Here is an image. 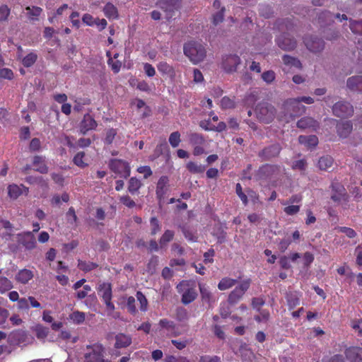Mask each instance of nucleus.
<instances>
[{
	"mask_svg": "<svg viewBox=\"0 0 362 362\" xmlns=\"http://www.w3.org/2000/svg\"><path fill=\"white\" fill-rule=\"evenodd\" d=\"M184 54L194 64L204 60L206 50L204 46L197 42H189L184 45Z\"/></svg>",
	"mask_w": 362,
	"mask_h": 362,
	"instance_id": "obj_1",
	"label": "nucleus"
},
{
	"mask_svg": "<svg viewBox=\"0 0 362 362\" xmlns=\"http://www.w3.org/2000/svg\"><path fill=\"white\" fill-rule=\"evenodd\" d=\"M282 109L285 112L284 117L286 122L305 111V107L300 103L298 98L286 100L282 105Z\"/></svg>",
	"mask_w": 362,
	"mask_h": 362,
	"instance_id": "obj_2",
	"label": "nucleus"
},
{
	"mask_svg": "<svg viewBox=\"0 0 362 362\" xmlns=\"http://www.w3.org/2000/svg\"><path fill=\"white\" fill-rule=\"evenodd\" d=\"M84 356V362H105L104 347L99 344L88 346Z\"/></svg>",
	"mask_w": 362,
	"mask_h": 362,
	"instance_id": "obj_3",
	"label": "nucleus"
},
{
	"mask_svg": "<svg viewBox=\"0 0 362 362\" xmlns=\"http://www.w3.org/2000/svg\"><path fill=\"white\" fill-rule=\"evenodd\" d=\"M256 114L260 121L268 124L274 120L276 111L273 105L268 103H262L257 107Z\"/></svg>",
	"mask_w": 362,
	"mask_h": 362,
	"instance_id": "obj_4",
	"label": "nucleus"
},
{
	"mask_svg": "<svg viewBox=\"0 0 362 362\" xmlns=\"http://www.w3.org/2000/svg\"><path fill=\"white\" fill-rule=\"evenodd\" d=\"M97 290L99 296L103 298L106 305L107 309L110 311L115 310V305L111 302L112 299V288L109 283H100L98 285Z\"/></svg>",
	"mask_w": 362,
	"mask_h": 362,
	"instance_id": "obj_5",
	"label": "nucleus"
},
{
	"mask_svg": "<svg viewBox=\"0 0 362 362\" xmlns=\"http://www.w3.org/2000/svg\"><path fill=\"white\" fill-rule=\"evenodd\" d=\"M110 169L121 177L127 178L130 175L131 168L128 163L119 159H112L110 162Z\"/></svg>",
	"mask_w": 362,
	"mask_h": 362,
	"instance_id": "obj_6",
	"label": "nucleus"
},
{
	"mask_svg": "<svg viewBox=\"0 0 362 362\" xmlns=\"http://www.w3.org/2000/svg\"><path fill=\"white\" fill-rule=\"evenodd\" d=\"M249 280L243 281L230 293L228 301L230 304L237 303L250 287Z\"/></svg>",
	"mask_w": 362,
	"mask_h": 362,
	"instance_id": "obj_7",
	"label": "nucleus"
},
{
	"mask_svg": "<svg viewBox=\"0 0 362 362\" xmlns=\"http://www.w3.org/2000/svg\"><path fill=\"white\" fill-rule=\"evenodd\" d=\"M188 283L187 281H182L180 283L177 288L179 292H182V302L184 304H189L192 303L197 297V292L193 288H188Z\"/></svg>",
	"mask_w": 362,
	"mask_h": 362,
	"instance_id": "obj_8",
	"label": "nucleus"
},
{
	"mask_svg": "<svg viewBox=\"0 0 362 362\" xmlns=\"http://www.w3.org/2000/svg\"><path fill=\"white\" fill-rule=\"evenodd\" d=\"M334 115L339 117H346L351 116L354 112L352 105L344 101H340L335 103L332 107Z\"/></svg>",
	"mask_w": 362,
	"mask_h": 362,
	"instance_id": "obj_9",
	"label": "nucleus"
},
{
	"mask_svg": "<svg viewBox=\"0 0 362 362\" xmlns=\"http://www.w3.org/2000/svg\"><path fill=\"white\" fill-rule=\"evenodd\" d=\"M332 195L331 199L334 202L339 203L346 198V189L342 185L337 182H332L331 185Z\"/></svg>",
	"mask_w": 362,
	"mask_h": 362,
	"instance_id": "obj_10",
	"label": "nucleus"
},
{
	"mask_svg": "<svg viewBox=\"0 0 362 362\" xmlns=\"http://www.w3.org/2000/svg\"><path fill=\"white\" fill-rule=\"evenodd\" d=\"M240 64V59L237 55H228L223 59V68L226 72L230 73L237 70L238 66Z\"/></svg>",
	"mask_w": 362,
	"mask_h": 362,
	"instance_id": "obj_11",
	"label": "nucleus"
},
{
	"mask_svg": "<svg viewBox=\"0 0 362 362\" xmlns=\"http://www.w3.org/2000/svg\"><path fill=\"white\" fill-rule=\"evenodd\" d=\"M276 43L281 49L284 50H292L296 46V41L286 33L277 37Z\"/></svg>",
	"mask_w": 362,
	"mask_h": 362,
	"instance_id": "obj_12",
	"label": "nucleus"
},
{
	"mask_svg": "<svg viewBox=\"0 0 362 362\" xmlns=\"http://www.w3.org/2000/svg\"><path fill=\"white\" fill-rule=\"evenodd\" d=\"M180 2V0H160L159 6L166 13L167 18H170L173 17L174 11L179 8Z\"/></svg>",
	"mask_w": 362,
	"mask_h": 362,
	"instance_id": "obj_13",
	"label": "nucleus"
},
{
	"mask_svg": "<svg viewBox=\"0 0 362 362\" xmlns=\"http://www.w3.org/2000/svg\"><path fill=\"white\" fill-rule=\"evenodd\" d=\"M304 42L307 48L313 52H320L324 48V42L315 36L306 37Z\"/></svg>",
	"mask_w": 362,
	"mask_h": 362,
	"instance_id": "obj_14",
	"label": "nucleus"
},
{
	"mask_svg": "<svg viewBox=\"0 0 362 362\" xmlns=\"http://www.w3.org/2000/svg\"><path fill=\"white\" fill-rule=\"evenodd\" d=\"M19 242L27 250H33L36 247L37 243L33 232L28 231L18 235Z\"/></svg>",
	"mask_w": 362,
	"mask_h": 362,
	"instance_id": "obj_15",
	"label": "nucleus"
},
{
	"mask_svg": "<svg viewBox=\"0 0 362 362\" xmlns=\"http://www.w3.org/2000/svg\"><path fill=\"white\" fill-rule=\"evenodd\" d=\"M28 188L23 185H18L16 184L9 185L8 187V194L11 199H16L20 195L25 193L27 194Z\"/></svg>",
	"mask_w": 362,
	"mask_h": 362,
	"instance_id": "obj_16",
	"label": "nucleus"
},
{
	"mask_svg": "<svg viewBox=\"0 0 362 362\" xmlns=\"http://www.w3.org/2000/svg\"><path fill=\"white\" fill-rule=\"evenodd\" d=\"M96 126L97 123L95 119L89 114H86L84 115L83 119L81 122V132L83 134H85L89 130L94 129Z\"/></svg>",
	"mask_w": 362,
	"mask_h": 362,
	"instance_id": "obj_17",
	"label": "nucleus"
},
{
	"mask_svg": "<svg viewBox=\"0 0 362 362\" xmlns=\"http://www.w3.org/2000/svg\"><path fill=\"white\" fill-rule=\"evenodd\" d=\"M169 180L167 176L160 177L156 187V195L159 199L164 197L168 189Z\"/></svg>",
	"mask_w": 362,
	"mask_h": 362,
	"instance_id": "obj_18",
	"label": "nucleus"
},
{
	"mask_svg": "<svg viewBox=\"0 0 362 362\" xmlns=\"http://www.w3.org/2000/svg\"><path fill=\"white\" fill-rule=\"evenodd\" d=\"M346 358L351 362H361L362 361V349L358 347H351L346 351Z\"/></svg>",
	"mask_w": 362,
	"mask_h": 362,
	"instance_id": "obj_19",
	"label": "nucleus"
},
{
	"mask_svg": "<svg viewBox=\"0 0 362 362\" xmlns=\"http://www.w3.org/2000/svg\"><path fill=\"white\" fill-rule=\"evenodd\" d=\"M353 129L350 121L341 122L337 125V130L339 136L342 138H346L351 132Z\"/></svg>",
	"mask_w": 362,
	"mask_h": 362,
	"instance_id": "obj_20",
	"label": "nucleus"
},
{
	"mask_svg": "<svg viewBox=\"0 0 362 362\" xmlns=\"http://www.w3.org/2000/svg\"><path fill=\"white\" fill-rule=\"evenodd\" d=\"M18 59L21 61V63L25 67H30L33 66L37 59V54L34 52H30L25 56H23L21 53L17 55Z\"/></svg>",
	"mask_w": 362,
	"mask_h": 362,
	"instance_id": "obj_21",
	"label": "nucleus"
},
{
	"mask_svg": "<svg viewBox=\"0 0 362 362\" xmlns=\"http://www.w3.org/2000/svg\"><path fill=\"white\" fill-rule=\"evenodd\" d=\"M199 288L202 296V300L208 303L209 305H211L212 303H215L216 299L214 296V295L211 293L207 287H206L204 284H199Z\"/></svg>",
	"mask_w": 362,
	"mask_h": 362,
	"instance_id": "obj_22",
	"label": "nucleus"
},
{
	"mask_svg": "<svg viewBox=\"0 0 362 362\" xmlns=\"http://www.w3.org/2000/svg\"><path fill=\"white\" fill-rule=\"evenodd\" d=\"M34 276L31 270L23 269L20 270L16 275V280L23 284L28 283Z\"/></svg>",
	"mask_w": 362,
	"mask_h": 362,
	"instance_id": "obj_23",
	"label": "nucleus"
},
{
	"mask_svg": "<svg viewBox=\"0 0 362 362\" xmlns=\"http://www.w3.org/2000/svg\"><path fill=\"white\" fill-rule=\"evenodd\" d=\"M346 85L351 90L362 91V76H356L349 78Z\"/></svg>",
	"mask_w": 362,
	"mask_h": 362,
	"instance_id": "obj_24",
	"label": "nucleus"
},
{
	"mask_svg": "<svg viewBox=\"0 0 362 362\" xmlns=\"http://www.w3.org/2000/svg\"><path fill=\"white\" fill-rule=\"evenodd\" d=\"M35 170L42 174L47 173L48 168L45 164V158L42 156H36L33 158V161Z\"/></svg>",
	"mask_w": 362,
	"mask_h": 362,
	"instance_id": "obj_25",
	"label": "nucleus"
},
{
	"mask_svg": "<svg viewBox=\"0 0 362 362\" xmlns=\"http://www.w3.org/2000/svg\"><path fill=\"white\" fill-rule=\"evenodd\" d=\"M298 141L300 144H303L308 148H312L317 145L318 139L315 135H301L298 137Z\"/></svg>",
	"mask_w": 362,
	"mask_h": 362,
	"instance_id": "obj_26",
	"label": "nucleus"
},
{
	"mask_svg": "<svg viewBox=\"0 0 362 362\" xmlns=\"http://www.w3.org/2000/svg\"><path fill=\"white\" fill-rule=\"evenodd\" d=\"M115 340L116 342L115 346L117 349L127 347L132 343L131 337L122 333L116 335Z\"/></svg>",
	"mask_w": 362,
	"mask_h": 362,
	"instance_id": "obj_27",
	"label": "nucleus"
},
{
	"mask_svg": "<svg viewBox=\"0 0 362 362\" xmlns=\"http://www.w3.org/2000/svg\"><path fill=\"white\" fill-rule=\"evenodd\" d=\"M334 163L333 158L329 156H324L320 158L317 166L321 170H327Z\"/></svg>",
	"mask_w": 362,
	"mask_h": 362,
	"instance_id": "obj_28",
	"label": "nucleus"
},
{
	"mask_svg": "<svg viewBox=\"0 0 362 362\" xmlns=\"http://www.w3.org/2000/svg\"><path fill=\"white\" fill-rule=\"evenodd\" d=\"M141 186V180L135 177H132L128 182V192L132 194H135L139 192Z\"/></svg>",
	"mask_w": 362,
	"mask_h": 362,
	"instance_id": "obj_29",
	"label": "nucleus"
},
{
	"mask_svg": "<svg viewBox=\"0 0 362 362\" xmlns=\"http://www.w3.org/2000/svg\"><path fill=\"white\" fill-rule=\"evenodd\" d=\"M297 127L300 129L315 128L317 122L312 117H305L298 121Z\"/></svg>",
	"mask_w": 362,
	"mask_h": 362,
	"instance_id": "obj_30",
	"label": "nucleus"
},
{
	"mask_svg": "<svg viewBox=\"0 0 362 362\" xmlns=\"http://www.w3.org/2000/svg\"><path fill=\"white\" fill-rule=\"evenodd\" d=\"M103 12L108 18H117L118 17L117 8L112 3H107L103 8Z\"/></svg>",
	"mask_w": 362,
	"mask_h": 362,
	"instance_id": "obj_31",
	"label": "nucleus"
},
{
	"mask_svg": "<svg viewBox=\"0 0 362 362\" xmlns=\"http://www.w3.org/2000/svg\"><path fill=\"white\" fill-rule=\"evenodd\" d=\"M236 282L235 279L229 277L223 278L218 284V288L221 291L229 289L235 286Z\"/></svg>",
	"mask_w": 362,
	"mask_h": 362,
	"instance_id": "obj_32",
	"label": "nucleus"
},
{
	"mask_svg": "<svg viewBox=\"0 0 362 362\" xmlns=\"http://www.w3.org/2000/svg\"><path fill=\"white\" fill-rule=\"evenodd\" d=\"M69 318L76 325L82 324L86 319L85 313L76 310L69 315Z\"/></svg>",
	"mask_w": 362,
	"mask_h": 362,
	"instance_id": "obj_33",
	"label": "nucleus"
},
{
	"mask_svg": "<svg viewBox=\"0 0 362 362\" xmlns=\"http://www.w3.org/2000/svg\"><path fill=\"white\" fill-rule=\"evenodd\" d=\"M281 146L279 144H274L264 150V154L267 158L275 157L281 151Z\"/></svg>",
	"mask_w": 362,
	"mask_h": 362,
	"instance_id": "obj_34",
	"label": "nucleus"
},
{
	"mask_svg": "<svg viewBox=\"0 0 362 362\" xmlns=\"http://www.w3.org/2000/svg\"><path fill=\"white\" fill-rule=\"evenodd\" d=\"M158 70L163 74H167L170 77L175 76L173 68L165 62H161L158 64Z\"/></svg>",
	"mask_w": 362,
	"mask_h": 362,
	"instance_id": "obj_35",
	"label": "nucleus"
},
{
	"mask_svg": "<svg viewBox=\"0 0 362 362\" xmlns=\"http://www.w3.org/2000/svg\"><path fill=\"white\" fill-rule=\"evenodd\" d=\"M186 168L191 173L193 174L202 173L205 170L204 166L199 165L192 161L188 162L186 165Z\"/></svg>",
	"mask_w": 362,
	"mask_h": 362,
	"instance_id": "obj_36",
	"label": "nucleus"
},
{
	"mask_svg": "<svg viewBox=\"0 0 362 362\" xmlns=\"http://www.w3.org/2000/svg\"><path fill=\"white\" fill-rule=\"evenodd\" d=\"M25 10L27 11V13L29 18L31 20H37V18L41 15L42 12V9L38 6H28Z\"/></svg>",
	"mask_w": 362,
	"mask_h": 362,
	"instance_id": "obj_37",
	"label": "nucleus"
},
{
	"mask_svg": "<svg viewBox=\"0 0 362 362\" xmlns=\"http://www.w3.org/2000/svg\"><path fill=\"white\" fill-rule=\"evenodd\" d=\"M283 62L285 65L290 66L291 67H294L296 69L301 68V64L298 59L296 58L292 57L288 55H284L283 57Z\"/></svg>",
	"mask_w": 362,
	"mask_h": 362,
	"instance_id": "obj_38",
	"label": "nucleus"
},
{
	"mask_svg": "<svg viewBox=\"0 0 362 362\" xmlns=\"http://www.w3.org/2000/svg\"><path fill=\"white\" fill-rule=\"evenodd\" d=\"M173 237L174 232L173 230H165L159 240L160 247H163L165 246L170 241L173 240Z\"/></svg>",
	"mask_w": 362,
	"mask_h": 362,
	"instance_id": "obj_39",
	"label": "nucleus"
},
{
	"mask_svg": "<svg viewBox=\"0 0 362 362\" xmlns=\"http://www.w3.org/2000/svg\"><path fill=\"white\" fill-rule=\"evenodd\" d=\"M13 288L10 280L4 276H0V293H4Z\"/></svg>",
	"mask_w": 362,
	"mask_h": 362,
	"instance_id": "obj_40",
	"label": "nucleus"
},
{
	"mask_svg": "<svg viewBox=\"0 0 362 362\" xmlns=\"http://www.w3.org/2000/svg\"><path fill=\"white\" fill-rule=\"evenodd\" d=\"M35 332L38 339H45L49 334V329L41 325H37L35 327Z\"/></svg>",
	"mask_w": 362,
	"mask_h": 362,
	"instance_id": "obj_41",
	"label": "nucleus"
},
{
	"mask_svg": "<svg viewBox=\"0 0 362 362\" xmlns=\"http://www.w3.org/2000/svg\"><path fill=\"white\" fill-rule=\"evenodd\" d=\"M350 29L354 33L362 34V19L359 21L349 20Z\"/></svg>",
	"mask_w": 362,
	"mask_h": 362,
	"instance_id": "obj_42",
	"label": "nucleus"
},
{
	"mask_svg": "<svg viewBox=\"0 0 362 362\" xmlns=\"http://www.w3.org/2000/svg\"><path fill=\"white\" fill-rule=\"evenodd\" d=\"M136 296L140 304V310L141 311H146L148 308V301L145 296L141 292L137 291Z\"/></svg>",
	"mask_w": 362,
	"mask_h": 362,
	"instance_id": "obj_43",
	"label": "nucleus"
},
{
	"mask_svg": "<svg viewBox=\"0 0 362 362\" xmlns=\"http://www.w3.org/2000/svg\"><path fill=\"white\" fill-rule=\"evenodd\" d=\"M180 134L178 132H174L169 136V143L173 148H176L180 143Z\"/></svg>",
	"mask_w": 362,
	"mask_h": 362,
	"instance_id": "obj_44",
	"label": "nucleus"
},
{
	"mask_svg": "<svg viewBox=\"0 0 362 362\" xmlns=\"http://www.w3.org/2000/svg\"><path fill=\"white\" fill-rule=\"evenodd\" d=\"M159 325L161 328L166 329L168 332H173L175 328V323L167 319H161L159 321Z\"/></svg>",
	"mask_w": 362,
	"mask_h": 362,
	"instance_id": "obj_45",
	"label": "nucleus"
},
{
	"mask_svg": "<svg viewBox=\"0 0 362 362\" xmlns=\"http://www.w3.org/2000/svg\"><path fill=\"white\" fill-rule=\"evenodd\" d=\"M85 156V153L83 152L78 153L73 159V161L75 165L80 168H84L87 166V163L83 160Z\"/></svg>",
	"mask_w": 362,
	"mask_h": 362,
	"instance_id": "obj_46",
	"label": "nucleus"
},
{
	"mask_svg": "<svg viewBox=\"0 0 362 362\" xmlns=\"http://www.w3.org/2000/svg\"><path fill=\"white\" fill-rule=\"evenodd\" d=\"M69 197L68 194H66V193L62 194V195L61 197L58 194H55L52 198L51 203L53 205H59L61 204V201H62L64 202H67L69 201Z\"/></svg>",
	"mask_w": 362,
	"mask_h": 362,
	"instance_id": "obj_47",
	"label": "nucleus"
},
{
	"mask_svg": "<svg viewBox=\"0 0 362 362\" xmlns=\"http://www.w3.org/2000/svg\"><path fill=\"white\" fill-rule=\"evenodd\" d=\"M78 267L81 270L85 272H89L94 269H95L98 265L93 262H86L83 261H79L78 264Z\"/></svg>",
	"mask_w": 362,
	"mask_h": 362,
	"instance_id": "obj_48",
	"label": "nucleus"
},
{
	"mask_svg": "<svg viewBox=\"0 0 362 362\" xmlns=\"http://www.w3.org/2000/svg\"><path fill=\"white\" fill-rule=\"evenodd\" d=\"M225 7H221V10L213 15V23L216 25L221 23L224 19Z\"/></svg>",
	"mask_w": 362,
	"mask_h": 362,
	"instance_id": "obj_49",
	"label": "nucleus"
},
{
	"mask_svg": "<svg viewBox=\"0 0 362 362\" xmlns=\"http://www.w3.org/2000/svg\"><path fill=\"white\" fill-rule=\"evenodd\" d=\"M287 302L290 309H293L300 304V298L296 294H289L287 296Z\"/></svg>",
	"mask_w": 362,
	"mask_h": 362,
	"instance_id": "obj_50",
	"label": "nucleus"
},
{
	"mask_svg": "<svg viewBox=\"0 0 362 362\" xmlns=\"http://www.w3.org/2000/svg\"><path fill=\"white\" fill-rule=\"evenodd\" d=\"M150 224H151V235H154L158 231L160 230L161 227H160L158 220L156 218L152 217L150 220Z\"/></svg>",
	"mask_w": 362,
	"mask_h": 362,
	"instance_id": "obj_51",
	"label": "nucleus"
},
{
	"mask_svg": "<svg viewBox=\"0 0 362 362\" xmlns=\"http://www.w3.org/2000/svg\"><path fill=\"white\" fill-rule=\"evenodd\" d=\"M189 142L193 145H200L204 142L203 137L197 133H192L189 135Z\"/></svg>",
	"mask_w": 362,
	"mask_h": 362,
	"instance_id": "obj_52",
	"label": "nucleus"
},
{
	"mask_svg": "<svg viewBox=\"0 0 362 362\" xmlns=\"http://www.w3.org/2000/svg\"><path fill=\"white\" fill-rule=\"evenodd\" d=\"M14 74L11 69L8 68H2L0 69V79L12 80Z\"/></svg>",
	"mask_w": 362,
	"mask_h": 362,
	"instance_id": "obj_53",
	"label": "nucleus"
},
{
	"mask_svg": "<svg viewBox=\"0 0 362 362\" xmlns=\"http://www.w3.org/2000/svg\"><path fill=\"white\" fill-rule=\"evenodd\" d=\"M107 64L115 73H118L122 66V62L119 60L114 61L112 57H110V59H107Z\"/></svg>",
	"mask_w": 362,
	"mask_h": 362,
	"instance_id": "obj_54",
	"label": "nucleus"
},
{
	"mask_svg": "<svg viewBox=\"0 0 362 362\" xmlns=\"http://www.w3.org/2000/svg\"><path fill=\"white\" fill-rule=\"evenodd\" d=\"M300 211L299 205H288L284 209L285 214L289 216L295 215Z\"/></svg>",
	"mask_w": 362,
	"mask_h": 362,
	"instance_id": "obj_55",
	"label": "nucleus"
},
{
	"mask_svg": "<svg viewBox=\"0 0 362 362\" xmlns=\"http://www.w3.org/2000/svg\"><path fill=\"white\" fill-rule=\"evenodd\" d=\"M127 307L128 311L132 314H135L136 313V308L135 305V298L132 296H129L127 299Z\"/></svg>",
	"mask_w": 362,
	"mask_h": 362,
	"instance_id": "obj_56",
	"label": "nucleus"
},
{
	"mask_svg": "<svg viewBox=\"0 0 362 362\" xmlns=\"http://www.w3.org/2000/svg\"><path fill=\"white\" fill-rule=\"evenodd\" d=\"M235 105V103L233 100L229 98L228 97H223L221 100V106L224 109H230L233 108Z\"/></svg>",
	"mask_w": 362,
	"mask_h": 362,
	"instance_id": "obj_57",
	"label": "nucleus"
},
{
	"mask_svg": "<svg viewBox=\"0 0 362 362\" xmlns=\"http://www.w3.org/2000/svg\"><path fill=\"white\" fill-rule=\"evenodd\" d=\"M120 202L129 208H132L136 206L135 202L128 195L122 196L119 198Z\"/></svg>",
	"mask_w": 362,
	"mask_h": 362,
	"instance_id": "obj_58",
	"label": "nucleus"
},
{
	"mask_svg": "<svg viewBox=\"0 0 362 362\" xmlns=\"http://www.w3.org/2000/svg\"><path fill=\"white\" fill-rule=\"evenodd\" d=\"M339 232L346 234V235L350 238H353L356 235V232L350 228L347 227H339L337 228Z\"/></svg>",
	"mask_w": 362,
	"mask_h": 362,
	"instance_id": "obj_59",
	"label": "nucleus"
},
{
	"mask_svg": "<svg viewBox=\"0 0 362 362\" xmlns=\"http://www.w3.org/2000/svg\"><path fill=\"white\" fill-rule=\"evenodd\" d=\"M262 79L267 83H272L275 78V74L272 71H267L262 74Z\"/></svg>",
	"mask_w": 362,
	"mask_h": 362,
	"instance_id": "obj_60",
	"label": "nucleus"
},
{
	"mask_svg": "<svg viewBox=\"0 0 362 362\" xmlns=\"http://www.w3.org/2000/svg\"><path fill=\"white\" fill-rule=\"evenodd\" d=\"M137 172L139 173L144 174V177L145 179L148 178L152 175V170L149 166L144 165L140 166L137 168Z\"/></svg>",
	"mask_w": 362,
	"mask_h": 362,
	"instance_id": "obj_61",
	"label": "nucleus"
},
{
	"mask_svg": "<svg viewBox=\"0 0 362 362\" xmlns=\"http://www.w3.org/2000/svg\"><path fill=\"white\" fill-rule=\"evenodd\" d=\"M10 13V9L6 5L0 6V21H6Z\"/></svg>",
	"mask_w": 362,
	"mask_h": 362,
	"instance_id": "obj_62",
	"label": "nucleus"
},
{
	"mask_svg": "<svg viewBox=\"0 0 362 362\" xmlns=\"http://www.w3.org/2000/svg\"><path fill=\"white\" fill-rule=\"evenodd\" d=\"M313 260L314 255L312 253L307 252L303 255V262L305 267H309L310 264L313 262Z\"/></svg>",
	"mask_w": 362,
	"mask_h": 362,
	"instance_id": "obj_63",
	"label": "nucleus"
},
{
	"mask_svg": "<svg viewBox=\"0 0 362 362\" xmlns=\"http://www.w3.org/2000/svg\"><path fill=\"white\" fill-rule=\"evenodd\" d=\"M186 358L182 356H175L173 355L166 356L165 362H185Z\"/></svg>",
	"mask_w": 362,
	"mask_h": 362,
	"instance_id": "obj_64",
	"label": "nucleus"
}]
</instances>
